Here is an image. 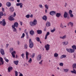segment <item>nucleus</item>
<instances>
[{"mask_svg": "<svg viewBox=\"0 0 76 76\" xmlns=\"http://www.w3.org/2000/svg\"><path fill=\"white\" fill-rule=\"evenodd\" d=\"M14 49L13 48H10V52L11 53L12 57L13 58H15V54H16V51H13ZM13 51V52H12Z\"/></svg>", "mask_w": 76, "mask_h": 76, "instance_id": "f257e3e1", "label": "nucleus"}, {"mask_svg": "<svg viewBox=\"0 0 76 76\" xmlns=\"http://www.w3.org/2000/svg\"><path fill=\"white\" fill-rule=\"evenodd\" d=\"M37 21L35 19L34 20L33 22V21H31L30 22V24L31 26H35L37 25Z\"/></svg>", "mask_w": 76, "mask_h": 76, "instance_id": "f03ea898", "label": "nucleus"}, {"mask_svg": "<svg viewBox=\"0 0 76 76\" xmlns=\"http://www.w3.org/2000/svg\"><path fill=\"white\" fill-rule=\"evenodd\" d=\"M66 51H67V52L68 53H75V50L73 49L70 48H66Z\"/></svg>", "mask_w": 76, "mask_h": 76, "instance_id": "7ed1b4c3", "label": "nucleus"}, {"mask_svg": "<svg viewBox=\"0 0 76 76\" xmlns=\"http://www.w3.org/2000/svg\"><path fill=\"white\" fill-rule=\"evenodd\" d=\"M29 47L31 48H32L34 47V43L32 41L31 39H29Z\"/></svg>", "mask_w": 76, "mask_h": 76, "instance_id": "20e7f679", "label": "nucleus"}, {"mask_svg": "<svg viewBox=\"0 0 76 76\" xmlns=\"http://www.w3.org/2000/svg\"><path fill=\"white\" fill-rule=\"evenodd\" d=\"M0 24L1 25H2L3 26H4L5 25H6V21H5V19H3L2 20V21H1L0 22Z\"/></svg>", "mask_w": 76, "mask_h": 76, "instance_id": "39448f33", "label": "nucleus"}, {"mask_svg": "<svg viewBox=\"0 0 76 76\" xmlns=\"http://www.w3.org/2000/svg\"><path fill=\"white\" fill-rule=\"evenodd\" d=\"M50 46V45H48V44H47L45 45V48H46V50L47 51L49 50Z\"/></svg>", "mask_w": 76, "mask_h": 76, "instance_id": "423d86ee", "label": "nucleus"}, {"mask_svg": "<svg viewBox=\"0 0 76 76\" xmlns=\"http://www.w3.org/2000/svg\"><path fill=\"white\" fill-rule=\"evenodd\" d=\"M41 57H42L41 54H40L38 55L37 57V60L38 61H39L41 59Z\"/></svg>", "mask_w": 76, "mask_h": 76, "instance_id": "0eeeda50", "label": "nucleus"}, {"mask_svg": "<svg viewBox=\"0 0 76 76\" xmlns=\"http://www.w3.org/2000/svg\"><path fill=\"white\" fill-rule=\"evenodd\" d=\"M17 6H20V8H22L23 7V4L21 3H18L16 4Z\"/></svg>", "mask_w": 76, "mask_h": 76, "instance_id": "6e6552de", "label": "nucleus"}, {"mask_svg": "<svg viewBox=\"0 0 76 76\" xmlns=\"http://www.w3.org/2000/svg\"><path fill=\"white\" fill-rule=\"evenodd\" d=\"M56 12L54 11H51L50 12V14L52 16H53L56 14Z\"/></svg>", "mask_w": 76, "mask_h": 76, "instance_id": "1a4fd4ad", "label": "nucleus"}, {"mask_svg": "<svg viewBox=\"0 0 76 76\" xmlns=\"http://www.w3.org/2000/svg\"><path fill=\"white\" fill-rule=\"evenodd\" d=\"M12 26H13L14 27H16V28H18V26H19V25L18 24V23L16 22L14 23V25H13Z\"/></svg>", "mask_w": 76, "mask_h": 76, "instance_id": "9d476101", "label": "nucleus"}, {"mask_svg": "<svg viewBox=\"0 0 76 76\" xmlns=\"http://www.w3.org/2000/svg\"><path fill=\"white\" fill-rule=\"evenodd\" d=\"M62 44L64 45H68L69 44V42L67 41H64L62 42Z\"/></svg>", "mask_w": 76, "mask_h": 76, "instance_id": "9b49d317", "label": "nucleus"}, {"mask_svg": "<svg viewBox=\"0 0 76 76\" xmlns=\"http://www.w3.org/2000/svg\"><path fill=\"white\" fill-rule=\"evenodd\" d=\"M60 39H64L67 38V36L66 35H64V36L62 37H60Z\"/></svg>", "mask_w": 76, "mask_h": 76, "instance_id": "f8f14e48", "label": "nucleus"}, {"mask_svg": "<svg viewBox=\"0 0 76 76\" xmlns=\"http://www.w3.org/2000/svg\"><path fill=\"white\" fill-rule=\"evenodd\" d=\"M0 52L1 55H4V50L2 49H1L0 50Z\"/></svg>", "mask_w": 76, "mask_h": 76, "instance_id": "ddd939ff", "label": "nucleus"}, {"mask_svg": "<svg viewBox=\"0 0 76 76\" xmlns=\"http://www.w3.org/2000/svg\"><path fill=\"white\" fill-rule=\"evenodd\" d=\"M0 61H1V63H0V65H1V64H3V63H4V62L3 61V58L1 57H0Z\"/></svg>", "mask_w": 76, "mask_h": 76, "instance_id": "4468645a", "label": "nucleus"}, {"mask_svg": "<svg viewBox=\"0 0 76 76\" xmlns=\"http://www.w3.org/2000/svg\"><path fill=\"white\" fill-rule=\"evenodd\" d=\"M9 10L10 12H13L14 11V8L12 7H10L9 8Z\"/></svg>", "mask_w": 76, "mask_h": 76, "instance_id": "2eb2a0df", "label": "nucleus"}, {"mask_svg": "<svg viewBox=\"0 0 76 76\" xmlns=\"http://www.w3.org/2000/svg\"><path fill=\"white\" fill-rule=\"evenodd\" d=\"M12 29L13 31V32H16V31H17V29H16V28H15V27H14L13 26H12Z\"/></svg>", "mask_w": 76, "mask_h": 76, "instance_id": "dca6fc26", "label": "nucleus"}, {"mask_svg": "<svg viewBox=\"0 0 76 76\" xmlns=\"http://www.w3.org/2000/svg\"><path fill=\"white\" fill-rule=\"evenodd\" d=\"M42 19L43 20H44L46 21L47 19V17L46 15H44L42 17Z\"/></svg>", "mask_w": 76, "mask_h": 76, "instance_id": "f3484780", "label": "nucleus"}, {"mask_svg": "<svg viewBox=\"0 0 76 76\" xmlns=\"http://www.w3.org/2000/svg\"><path fill=\"white\" fill-rule=\"evenodd\" d=\"M13 70V67L12 66H9L8 68V72H10L11 70Z\"/></svg>", "mask_w": 76, "mask_h": 76, "instance_id": "a211bd4d", "label": "nucleus"}, {"mask_svg": "<svg viewBox=\"0 0 76 76\" xmlns=\"http://www.w3.org/2000/svg\"><path fill=\"white\" fill-rule=\"evenodd\" d=\"M9 19L10 21H12V20H15V19L13 17L11 16H10L9 17Z\"/></svg>", "mask_w": 76, "mask_h": 76, "instance_id": "6ab92c4d", "label": "nucleus"}, {"mask_svg": "<svg viewBox=\"0 0 76 76\" xmlns=\"http://www.w3.org/2000/svg\"><path fill=\"white\" fill-rule=\"evenodd\" d=\"M26 60L28 59V56H29V53L27 51H26Z\"/></svg>", "mask_w": 76, "mask_h": 76, "instance_id": "aec40b11", "label": "nucleus"}, {"mask_svg": "<svg viewBox=\"0 0 76 76\" xmlns=\"http://www.w3.org/2000/svg\"><path fill=\"white\" fill-rule=\"evenodd\" d=\"M66 55H63L60 56V58L61 59H63V58H66Z\"/></svg>", "mask_w": 76, "mask_h": 76, "instance_id": "412c9836", "label": "nucleus"}, {"mask_svg": "<svg viewBox=\"0 0 76 76\" xmlns=\"http://www.w3.org/2000/svg\"><path fill=\"white\" fill-rule=\"evenodd\" d=\"M68 25H70L71 27H73V23L72 22H69V23H68Z\"/></svg>", "mask_w": 76, "mask_h": 76, "instance_id": "4be33fe9", "label": "nucleus"}, {"mask_svg": "<svg viewBox=\"0 0 76 76\" xmlns=\"http://www.w3.org/2000/svg\"><path fill=\"white\" fill-rule=\"evenodd\" d=\"M37 34H42V31L41 30H37Z\"/></svg>", "mask_w": 76, "mask_h": 76, "instance_id": "5701e85b", "label": "nucleus"}, {"mask_svg": "<svg viewBox=\"0 0 76 76\" xmlns=\"http://www.w3.org/2000/svg\"><path fill=\"white\" fill-rule=\"evenodd\" d=\"M67 13L66 12H65L64 15V18H66L67 17Z\"/></svg>", "mask_w": 76, "mask_h": 76, "instance_id": "b1692460", "label": "nucleus"}, {"mask_svg": "<svg viewBox=\"0 0 76 76\" xmlns=\"http://www.w3.org/2000/svg\"><path fill=\"white\" fill-rule=\"evenodd\" d=\"M6 5L8 7L11 6V3L10 2H7L6 3Z\"/></svg>", "mask_w": 76, "mask_h": 76, "instance_id": "393cba45", "label": "nucleus"}, {"mask_svg": "<svg viewBox=\"0 0 76 76\" xmlns=\"http://www.w3.org/2000/svg\"><path fill=\"white\" fill-rule=\"evenodd\" d=\"M46 25L47 26H51L50 23L48 21L46 23Z\"/></svg>", "mask_w": 76, "mask_h": 76, "instance_id": "a878e982", "label": "nucleus"}, {"mask_svg": "<svg viewBox=\"0 0 76 76\" xmlns=\"http://www.w3.org/2000/svg\"><path fill=\"white\" fill-rule=\"evenodd\" d=\"M72 48L73 49V50H76V46L75 45H73L72 46Z\"/></svg>", "mask_w": 76, "mask_h": 76, "instance_id": "bb28decb", "label": "nucleus"}, {"mask_svg": "<svg viewBox=\"0 0 76 76\" xmlns=\"http://www.w3.org/2000/svg\"><path fill=\"white\" fill-rule=\"evenodd\" d=\"M34 31H31L30 32V34L31 35H34Z\"/></svg>", "mask_w": 76, "mask_h": 76, "instance_id": "cd10ccee", "label": "nucleus"}, {"mask_svg": "<svg viewBox=\"0 0 76 76\" xmlns=\"http://www.w3.org/2000/svg\"><path fill=\"white\" fill-rule=\"evenodd\" d=\"M60 16H61V14L60 13H58L56 14V16L57 18H59Z\"/></svg>", "mask_w": 76, "mask_h": 76, "instance_id": "c85d7f7f", "label": "nucleus"}, {"mask_svg": "<svg viewBox=\"0 0 76 76\" xmlns=\"http://www.w3.org/2000/svg\"><path fill=\"white\" fill-rule=\"evenodd\" d=\"M13 63L16 65H18V63H19V61H13Z\"/></svg>", "mask_w": 76, "mask_h": 76, "instance_id": "c756f323", "label": "nucleus"}, {"mask_svg": "<svg viewBox=\"0 0 76 76\" xmlns=\"http://www.w3.org/2000/svg\"><path fill=\"white\" fill-rule=\"evenodd\" d=\"M64 72H65V73H67V72H69V69H64Z\"/></svg>", "mask_w": 76, "mask_h": 76, "instance_id": "7c9ffc66", "label": "nucleus"}, {"mask_svg": "<svg viewBox=\"0 0 76 76\" xmlns=\"http://www.w3.org/2000/svg\"><path fill=\"white\" fill-rule=\"evenodd\" d=\"M73 71H71V73H72L76 74V71L75 70V69H73Z\"/></svg>", "mask_w": 76, "mask_h": 76, "instance_id": "2f4dec72", "label": "nucleus"}, {"mask_svg": "<svg viewBox=\"0 0 76 76\" xmlns=\"http://www.w3.org/2000/svg\"><path fill=\"white\" fill-rule=\"evenodd\" d=\"M72 67L74 69H76V64L75 63L72 65Z\"/></svg>", "mask_w": 76, "mask_h": 76, "instance_id": "473e14b6", "label": "nucleus"}, {"mask_svg": "<svg viewBox=\"0 0 76 76\" xmlns=\"http://www.w3.org/2000/svg\"><path fill=\"white\" fill-rule=\"evenodd\" d=\"M58 56V54L57 53H55L54 54V57H57Z\"/></svg>", "mask_w": 76, "mask_h": 76, "instance_id": "72a5a7b5", "label": "nucleus"}, {"mask_svg": "<svg viewBox=\"0 0 76 76\" xmlns=\"http://www.w3.org/2000/svg\"><path fill=\"white\" fill-rule=\"evenodd\" d=\"M4 59L6 62H7V63H8V62H9V60L8 59H7V58H6V57H4Z\"/></svg>", "mask_w": 76, "mask_h": 76, "instance_id": "f704fd0d", "label": "nucleus"}, {"mask_svg": "<svg viewBox=\"0 0 76 76\" xmlns=\"http://www.w3.org/2000/svg\"><path fill=\"white\" fill-rule=\"evenodd\" d=\"M25 33H23L22 35L21 36L20 38H21V39L22 38H24V37H25Z\"/></svg>", "mask_w": 76, "mask_h": 76, "instance_id": "c9c22d12", "label": "nucleus"}, {"mask_svg": "<svg viewBox=\"0 0 76 76\" xmlns=\"http://www.w3.org/2000/svg\"><path fill=\"white\" fill-rule=\"evenodd\" d=\"M35 56V53H33L32 55H31L30 57L32 58H34Z\"/></svg>", "mask_w": 76, "mask_h": 76, "instance_id": "e433bc0d", "label": "nucleus"}, {"mask_svg": "<svg viewBox=\"0 0 76 76\" xmlns=\"http://www.w3.org/2000/svg\"><path fill=\"white\" fill-rule=\"evenodd\" d=\"M24 48L27 49L28 48V45L27 44H25L24 45Z\"/></svg>", "mask_w": 76, "mask_h": 76, "instance_id": "4c0bfd02", "label": "nucleus"}, {"mask_svg": "<svg viewBox=\"0 0 76 76\" xmlns=\"http://www.w3.org/2000/svg\"><path fill=\"white\" fill-rule=\"evenodd\" d=\"M15 76H18V72L16 71H15Z\"/></svg>", "mask_w": 76, "mask_h": 76, "instance_id": "58836bf2", "label": "nucleus"}, {"mask_svg": "<svg viewBox=\"0 0 76 76\" xmlns=\"http://www.w3.org/2000/svg\"><path fill=\"white\" fill-rule=\"evenodd\" d=\"M32 58H30L28 61V62L29 63H32Z\"/></svg>", "mask_w": 76, "mask_h": 76, "instance_id": "ea45409f", "label": "nucleus"}, {"mask_svg": "<svg viewBox=\"0 0 76 76\" xmlns=\"http://www.w3.org/2000/svg\"><path fill=\"white\" fill-rule=\"evenodd\" d=\"M36 40H37V41H38V42L40 41V39H39V37H37L36 38Z\"/></svg>", "mask_w": 76, "mask_h": 76, "instance_id": "a19ab883", "label": "nucleus"}, {"mask_svg": "<svg viewBox=\"0 0 76 76\" xmlns=\"http://www.w3.org/2000/svg\"><path fill=\"white\" fill-rule=\"evenodd\" d=\"M26 17L27 18H29V17H30V15L29 14L27 15H26Z\"/></svg>", "mask_w": 76, "mask_h": 76, "instance_id": "79ce46f5", "label": "nucleus"}, {"mask_svg": "<svg viewBox=\"0 0 76 76\" xmlns=\"http://www.w3.org/2000/svg\"><path fill=\"white\" fill-rule=\"evenodd\" d=\"M59 66H63V65H64V64H63V63H60V64H59Z\"/></svg>", "mask_w": 76, "mask_h": 76, "instance_id": "37998d69", "label": "nucleus"}, {"mask_svg": "<svg viewBox=\"0 0 76 76\" xmlns=\"http://www.w3.org/2000/svg\"><path fill=\"white\" fill-rule=\"evenodd\" d=\"M45 8H46V9H48V6L47 4H45Z\"/></svg>", "mask_w": 76, "mask_h": 76, "instance_id": "c03bdc74", "label": "nucleus"}, {"mask_svg": "<svg viewBox=\"0 0 76 76\" xmlns=\"http://www.w3.org/2000/svg\"><path fill=\"white\" fill-rule=\"evenodd\" d=\"M69 13L70 15V14H72V10H69Z\"/></svg>", "mask_w": 76, "mask_h": 76, "instance_id": "a18cd8bd", "label": "nucleus"}, {"mask_svg": "<svg viewBox=\"0 0 76 76\" xmlns=\"http://www.w3.org/2000/svg\"><path fill=\"white\" fill-rule=\"evenodd\" d=\"M24 54L23 53H22L21 55V56L22 57V58H23V59H24V57H25V56H24Z\"/></svg>", "mask_w": 76, "mask_h": 76, "instance_id": "49530a36", "label": "nucleus"}, {"mask_svg": "<svg viewBox=\"0 0 76 76\" xmlns=\"http://www.w3.org/2000/svg\"><path fill=\"white\" fill-rule=\"evenodd\" d=\"M56 31V29L55 28H54L53 29L51 30V32H54Z\"/></svg>", "mask_w": 76, "mask_h": 76, "instance_id": "de8ad7c7", "label": "nucleus"}, {"mask_svg": "<svg viewBox=\"0 0 76 76\" xmlns=\"http://www.w3.org/2000/svg\"><path fill=\"white\" fill-rule=\"evenodd\" d=\"M48 34H46L45 37V39H47V37H48Z\"/></svg>", "mask_w": 76, "mask_h": 76, "instance_id": "09e8293b", "label": "nucleus"}, {"mask_svg": "<svg viewBox=\"0 0 76 76\" xmlns=\"http://www.w3.org/2000/svg\"><path fill=\"white\" fill-rule=\"evenodd\" d=\"M0 15L1 16H3V12H0Z\"/></svg>", "mask_w": 76, "mask_h": 76, "instance_id": "8fccbe9b", "label": "nucleus"}, {"mask_svg": "<svg viewBox=\"0 0 76 76\" xmlns=\"http://www.w3.org/2000/svg\"><path fill=\"white\" fill-rule=\"evenodd\" d=\"M60 27H61V28H64V26H63V25H62V24H61L60 25Z\"/></svg>", "mask_w": 76, "mask_h": 76, "instance_id": "3c124183", "label": "nucleus"}, {"mask_svg": "<svg viewBox=\"0 0 76 76\" xmlns=\"http://www.w3.org/2000/svg\"><path fill=\"white\" fill-rule=\"evenodd\" d=\"M16 13L15 12L14 13L13 15H12V16H13V17H15V16H16Z\"/></svg>", "mask_w": 76, "mask_h": 76, "instance_id": "603ef678", "label": "nucleus"}, {"mask_svg": "<svg viewBox=\"0 0 76 76\" xmlns=\"http://www.w3.org/2000/svg\"><path fill=\"white\" fill-rule=\"evenodd\" d=\"M17 43H18V45H19L20 44V41H18Z\"/></svg>", "mask_w": 76, "mask_h": 76, "instance_id": "864d4df0", "label": "nucleus"}, {"mask_svg": "<svg viewBox=\"0 0 76 76\" xmlns=\"http://www.w3.org/2000/svg\"><path fill=\"white\" fill-rule=\"evenodd\" d=\"M39 7L40 8H42V5L41 4L39 5Z\"/></svg>", "mask_w": 76, "mask_h": 76, "instance_id": "5fc2aeb1", "label": "nucleus"}, {"mask_svg": "<svg viewBox=\"0 0 76 76\" xmlns=\"http://www.w3.org/2000/svg\"><path fill=\"white\" fill-rule=\"evenodd\" d=\"M70 15V16L71 18H72V17H73V15L72 14H71Z\"/></svg>", "mask_w": 76, "mask_h": 76, "instance_id": "6e6d98bb", "label": "nucleus"}, {"mask_svg": "<svg viewBox=\"0 0 76 76\" xmlns=\"http://www.w3.org/2000/svg\"><path fill=\"white\" fill-rule=\"evenodd\" d=\"M43 60H42L40 62H39V64H42V62Z\"/></svg>", "mask_w": 76, "mask_h": 76, "instance_id": "4d7b16f0", "label": "nucleus"}, {"mask_svg": "<svg viewBox=\"0 0 76 76\" xmlns=\"http://www.w3.org/2000/svg\"><path fill=\"white\" fill-rule=\"evenodd\" d=\"M46 34L47 35H50V32H48L46 33Z\"/></svg>", "mask_w": 76, "mask_h": 76, "instance_id": "13d9d810", "label": "nucleus"}, {"mask_svg": "<svg viewBox=\"0 0 76 76\" xmlns=\"http://www.w3.org/2000/svg\"><path fill=\"white\" fill-rule=\"evenodd\" d=\"M76 56V53H75L74 55V58H75Z\"/></svg>", "mask_w": 76, "mask_h": 76, "instance_id": "bf43d9fd", "label": "nucleus"}, {"mask_svg": "<svg viewBox=\"0 0 76 76\" xmlns=\"http://www.w3.org/2000/svg\"><path fill=\"white\" fill-rule=\"evenodd\" d=\"M9 44H7L6 45V48H7L8 47V46H9Z\"/></svg>", "mask_w": 76, "mask_h": 76, "instance_id": "052dcab7", "label": "nucleus"}, {"mask_svg": "<svg viewBox=\"0 0 76 76\" xmlns=\"http://www.w3.org/2000/svg\"><path fill=\"white\" fill-rule=\"evenodd\" d=\"M67 4L66 2L65 3V4L64 5L65 7H66V6H67Z\"/></svg>", "mask_w": 76, "mask_h": 76, "instance_id": "680f3d73", "label": "nucleus"}, {"mask_svg": "<svg viewBox=\"0 0 76 76\" xmlns=\"http://www.w3.org/2000/svg\"><path fill=\"white\" fill-rule=\"evenodd\" d=\"M30 18H33V15L31 14L30 16Z\"/></svg>", "mask_w": 76, "mask_h": 76, "instance_id": "e2e57ef3", "label": "nucleus"}, {"mask_svg": "<svg viewBox=\"0 0 76 76\" xmlns=\"http://www.w3.org/2000/svg\"><path fill=\"white\" fill-rule=\"evenodd\" d=\"M26 35L27 37H28V33L27 32L26 33Z\"/></svg>", "mask_w": 76, "mask_h": 76, "instance_id": "0e129e2a", "label": "nucleus"}, {"mask_svg": "<svg viewBox=\"0 0 76 76\" xmlns=\"http://www.w3.org/2000/svg\"><path fill=\"white\" fill-rule=\"evenodd\" d=\"M20 25H21V26H22V22H20Z\"/></svg>", "mask_w": 76, "mask_h": 76, "instance_id": "69168bd1", "label": "nucleus"}, {"mask_svg": "<svg viewBox=\"0 0 76 76\" xmlns=\"http://www.w3.org/2000/svg\"><path fill=\"white\" fill-rule=\"evenodd\" d=\"M24 32H25V33L26 34V33H27V32H26V30H25Z\"/></svg>", "mask_w": 76, "mask_h": 76, "instance_id": "338daca9", "label": "nucleus"}, {"mask_svg": "<svg viewBox=\"0 0 76 76\" xmlns=\"http://www.w3.org/2000/svg\"><path fill=\"white\" fill-rule=\"evenodd\" d=\"M2 10L3 12H4V8H2Z\"/></svg>", "mask_w": 76, "mask_h": 76, "instance_id": "774afa93", "label": "nucleus"}]
</instances>
